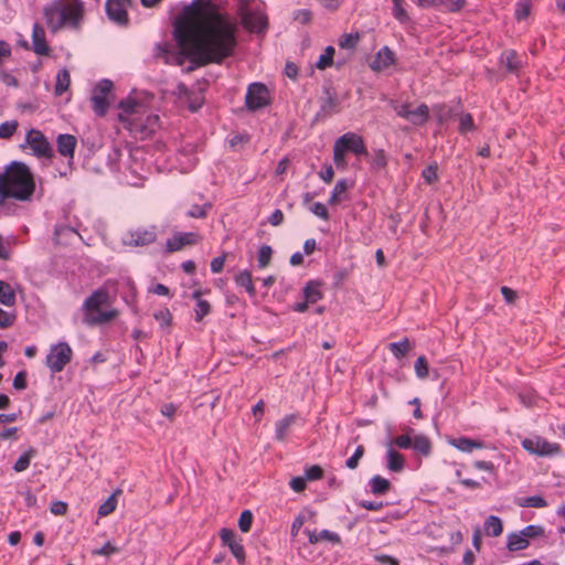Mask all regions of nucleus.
Returning <instances> with one entry per match:
<instances>
[{
  "instance_id": "f257e3e1",
  "label": "nucleus",
  "mask_w": 565,
  "mask_h": 565,
  "mask_svg": "<svg viewBox=\"0 0 565 565\" xmlns=\"http://www.w3.org/2000/svg\"><path fill=\"white\" fill-rule=\"evenodd\" d=\"M236 28L222 14L191 9L175 29L181 51L198 66L222 63L233 54Z\"/></svg>"
},
{
  "instance_id": "f03ea898",
  "label": "nucleus",
  "mask_w": 565,
  "mask_h": 565,
  "mask_svg": "<svg viewBox=\"0 0 565 565\" xmlns=\"http://www.w3.org/2000/svg\"><path fill=\"white\" fill-rule=\"evenodd\" d=\"M0 188L4 201L8 198L26 201L35 191V182L29 167L14 161L0 172Z\"/></svg>"
},
{
  "instance_id": "7ed1b4c3",
  "label": "nucleus",
  "mask_w": 565,
  "mask_h": 565,
  "mask_svg": "<svg viewBox=\"0 0 565 565\" xmlns=\"http://www.w3.org/2000/svg\"><path fill=\"white\" fill-rule=\"evenodd\" d=\"M119 109V121L136 137L148 138L159 128V116L150 114L145 105L136 100H121Z\"/></svg>"
},
{
  "instance_id": "20e7f679",
  "label": "nucleus",
  "mask_w": 565,
  "mask_h": 565,
  "mask_svg": "<svg viewBox=\"0 0 565 565\" xmlns=\"http://www.w3.org/2000/svg\"><path fill=\"white\" fill-rule=\"evenodd\" d=\"M84 13L79 0H54L43 8V18L52 33L65 28H78Z\"/></svg>"
},
{
  "instance_id": "39448f33",
  "label": "nucleus",
  "mask_w": 565,
  "mask_h": 565,
  "mask_svg": "<svg viewBox=\"0 0 565 565\" xmlns=\"http://www.w3.org/2000/svg\"><path fill=\"white\" fill-rule=\"evenodd\" d=\"M109 292L99 288L95 290L83 303L84 323L87 326L105 324L119 315L117 309L103 310L102 308L109 303Z\"/></svg>"
},
{
  "instance_id": "423d86ee",
  "label": "nucleus",
  "mask_w": 565,
  "mask_h": 565,
  "mask_svg": "<svg viewBox=\"0 0 565 565\" xmlns=\"http://www.w3.org/2000/svg\"><path fill=\"white\" fill-rule=\"evenodd\" d=\"M352 152L355 156H367V148L363 138L355 132H345L333 145V161L337 168L347 169L345 154Z\"/></svg>"
},
{
  "instance_id": "0eeeda50",
  "label": "nucleus",
  "mask_w": 565,
  "mask_h": 565,
  "mask_svg": "<svg viewBox=\"0 0 565 565\" xmlns=\"http://www.w3.org/2000/svg\"><path fill=\"white\" fill-rule=\"evenodd\" d=\"M544 534L541 525L531 524L518 532H511L507 535V548L510 552H519L529 547L531 540Z\"/></svg>"
},
{
  "instance_id": "6e6552de",
  "label": "nucleus",
  "mask_w": 565,
  "mask_h": 565,
  "mask_svg": "<svg viewBox=\"0 0 565 565\" xmlns=\"http://www.w3.org/2000/svg\"><path fill=\"white\" fill-rule=\"evenodd\" d=\"M73 350L66 342H58L51 345L45 359L46 366L52 373H60L71 362Z\"/></svg>"
},
{
  "instance_id": "1a4fd4ad",
  "label": "nucleus",
  "mask_w": 565,
  "mask_h": 565,
  "mask_svg": "<svg viewBox=\"0 0 565 565\" xmlns=\"http://www.w3.org/2000/svg\"><path fill=\"white\" fill-rule=\"evenodd\" d=\"M522 447L530 454L540 457L557 456L562 452L561 445L550 443L541 436H534L522 440Z\"/></svg>"
},
{
  "instance_id": "9d476101",
  "label": "nucleus",
  "mask_w": 565,
  "mask_h": 565,
  "mask_svg": "<svg viewBox=\"0 0 565 565\" xmlns=\"http://www.w3.org/2000/svg\"><path fill=\"white\" fill-rule=\"evenodd\" d=\"M270 96L267 87L263 83H252L247 87L245 96V105L248 110L255 111L267 106Z\"/></svg>"
},
{
  "instance_id": "9b49d317",
  "label": "nucleus",
  "mask_w": 565,
  "mask_h": 565,
  "mask_svg": "<svg viewBox=\"0 0 565 565\" xmlns=\"http://www.w3.org/2000/svg\"><path fill=\"white\" fill-rule=\"evenodd\" d=\"M158 236L157 226L137 227L130 230L125 236V244L129 246H147L156 242Z\"/></svg>"
},
{
  "instance_id": "f8f14e48",
  "label": "nucleus",
  "mask_w": 565,
  "mask_h": 565,
  "mask_svg": "<svg viewBox=\"0 0 565 565\" xmlns=\"http://www.w3.org/2000/svg\"><path fill=\"white\" fill-rule=\"evenodd\" d=\"M129 6L130 0H106V14L111 22L126 26L129 23L127 11Z\"/></svg>"
},
{
  "instance_id": "ddd939ff",
  "label": "nucleus",
  "mask_w": 565,
  "mask_h": 565,
  "mask_svg": "<svg viewBox=\"0 0 565 565\" xmlns=\"http://www.w3.org/2000/svg\"><path fill=\"white\" fill-rule=\"evenodd\" d=\"M201 242V236L195 232H177L166 243L169 253H175L186 246H193Z\"/></svg>"
},
{
  "instance_id": "4468645a",
  "label": "nucleus",
  "mask_w": 565,
  "mask_h": 565,
  "mask_svg": "<svg viewBox=\"0 0 565 565\" xmlns=\"http://www.w3.org/2000/svg\"><path fill=\"white\" fill-rule=\"evenodd\" d=\"M303 419L298 414H289L275 424V438L276 440L284 443L288 439V436L294 426H302Z\"/></svg>"
},
{
  "instance_id": "2eb2a0df",
  "label": "nucleus",
  "mask_w": 565,
  "mask_h": 565,
  "mask_svg": "<svg viewBox=\"0 0 565 565\" xmlns=\"http://www.w3.org/2000/svg\"><path fill=\"white\" fill-rule=\"evenodd\" d=\"M26 142L36 157H51V146L40 130L31 129L26 135Z\"/></svg>"
},
{
  "instance_id": "dca6fc26",
  "label": "nucleus",
  "mask_w": 565,
  "mask_h": 565,
  "mask_svg": "<svg viewBox=\"0 0 565 565\" xmlns=\"http://www.w3.org/2000/svg\"><path fill=\"white\" fill-rule=\"evenodd\" d=\"M221 540L224 545H226L232 554L235 556L238 563L244 562L245 554L243 545L236 540V534L234 531L228 529H222L220 533Z\"/></svg>"
},
{
  "instance_id": "f3484780",
  "label": "nucleus",
  "mask_w": 565,
  "mask_h": 565,
  "mask_svg": "<svg viewBox=\"0 0 565 565\" xmlns=\"http://www.w3.org/2000/svg\"><path fill=\"white\" fill-rule=\"evenodd\" d=\"M395 63V54L388 47H382L374 56L370 67L374 72H382Z\"/></svg>"
},
{
  "instance_id": "a211bd4d",
  "label": "nucleus",
  "mask_w": 565,
  "mask_h": 565,
  "mask_svg": "<svg viewBox=\"0 0 565 565\" xmlns=\"http://www.w3.org/2000/svg\"><path fill=\"white\" fill-rule=\"evenodd\" d=\"M244 28L250 32L260 33L267 29V17L260 12H248L243 17Z\"/></svg>"
},
{
  "instance_id": "6ab92c4d",
  "label": "nucleus",
  "mask_w": 565,
  "mask_h": 565,
  "mask_svg": "<svg viewBox=\"0 0 565 565\" xmlns=\"http://www.w3.org/2000/svg\"><path fill=\"white\" fill-rule=\"evenodd\" d=\"M32 46L33 52L38 55H49L50 53L45 31L39 23H34L32 29Z\"/></svg>"
},
{
  "instance_id": "aec40b11",
  "label": "nucleus",
  "mask_w": 565,
  "mask_h": 565,
  "mask_svg": "<svg viewBox=\"0 0 565 565\" xmlns=\"http://www.w3.org/2000/svg\"><path fill=\"white\" fill-rule=\"evenodd\" d=\"M306 533H307L308 540L311 544L330 543V544L334 545V544H339L341 542L340 535L338 533L329 531V530H320V531L306 530Z\"/></svg>"
},
{
  "instance_id": "412c9836",
  "label": "nucleus",
  "mask_w": 565,
  "mask_h": 565,
  "mask_svg": "<svg viewBox=\"0 0 565 565\" xmlns=\"http://www.w3.org/2000/svg\"><path fill=\"white\" fill-rule=\"evenodd\" d=\"M448 444L461 452H472L476 449L486 448V444L481 440L471 439L468 437L450 438Z\"/></svg>"
},
{
  "instance_id": "4be33fe9",
  "label": "nucleus",
  "mask_w": 565,
  "mask_h": 565,
  "mask_svg": "<svg viewBox=\"0 0 565 565\" xmlns=\"http://www.w3.org/2000/svg\"><path fill=\"white\" fill-rule=\"evenodd\" d=\"M405 457L399 454L395 448L386 446V468L391 472L399 473L405 468Z\"/></svg>"
},
{
  "instance_id": "5701e85b",
  "label": "nucleus",
  "mask_w": 565,
  "mask_h": 565,
  "mask_svg": "<svg viewBox=\"0 0 565 565\" xmlns=\"http://www.w3.org/2000/svg\"><path fill=\"white\" fill-rule=\"evenodd\" d=\"M500 61L510 73L516 74L523 67V61L514 50L504 51Z\"/></svg>"
},
{
  "instance_id": "b1692460",
  "label": "nucleus",
  "mask_w": 565,
  "mask_h": 565,
  "mask_svg": "<svg viewBox=\"0 0 565 565\" xmlns=\"http://www.w3.org/2000/svg\"><path fill=\"white\" fill-rule=\"evenodd\" d=\"M77 140L73 135L64 134L57 137V150L63 157L73 159Z\"/></svg>"
},
{
  "instance_id": "393cba45",
  "label": "nucleus",
  "mask_w": 565,
  "mask_h": 565,
  "mask_svg": "<svg viewBox=\"0 0 565 565\" xmlns=\"http://www.w3.org/2000/svg\"><path fill=\"white\" fill-rule=\"evenodd\" d=\"M503 532V522L499 516L490 515L483 523V534L487 536L498 537Z\"/></svg>"
},
{
  "instance_id": "a878e982",
  "label": "nucleus",
  "mask_w": 565,
  "mask_h": 565,
  "mask_svg": "<svg viewBox=\"0 0 565 565\" xmlns=\"http://www.w3.org/2000/svg\"><path fill=\"white\" fill-rule=\"evenodd\" d=\"M202 290H196L192 294V298L196 301V306L194 309L195 312V321L201 322L204 317L210 315L211 305L207 300L201 298Z\"/></svg>"
},
{
  "instance_id": "bb28decb",
  "label": "nucleus",
  "mask_w": 565,
  "mask_h": 565,
  "mask_svg": "<svg viewBox=\"0 0 565 565\" xmlns=\"http://www.w3.org/2000/svg\"><path fill=\"white\" fill-rule=\"evenodd\" d=\"M234 281L236 286L244 288L249 296L256 295V288L254 286L252 273L249 270H241L235 277Z\"/></svg>"
},
{
  "instance_id": "cd10ccee",
  "label": "nucleus",
  "mask_w": 565,
  "mask_h": 565,
  "mask_svg": "<svg viewBox=\"0 0 565 565\" xmlns=\"http://www.w3.org/2000/svg\"><path fill=\"white\" fill-rule=\"evenodd\" d=\"M303 297L310 303H316L322 299L321 282L317 280L308 281L303 288Z\"/></svg>"
},
{
  "instance_id": "c85d7f7f",
  "label": "nucleus",
  "mask_w": 565,
  "mask_h": 565,
  "mask_svg": "<svg viewBox=\"0 0 565 565\" xmlns=\"http://www.w3.org/2000/svg\"><path fill=\"white\" fill-rule=\"evenodd\" d=\"M429 118V107L426 104H420L415 109H412L407 120L415 126H423Z\"/></svg>"
},
{
  "instance_id": "c756f323",
  "label": "nucleus",
  "mask_w": 565,
  "mask_h": 565,
  "mask_svg": "<svg viewBox=\"0 0 565 565\" xmlns=\"http://www.w3.org/2000/svg\"><path fill=\"white\" fill-rule=\"evenodd\" d=\"M412 447L416 452L428 456L431 452V441L425 435H414L412 440Z\"/></svg>"
},
{
  "instance_id": "7c9ffc66",
  "label": "nucleus",
  "mask_w": 565,
  "mask_h": 565,
  "mask_svg": "<svg viewBox=\"0 0 565 565\" xmlns=\"http://www.w3.org/2000/svg\"><path fill=\"white\" fill-rule=\"evenodd\" d=\"M369 484L371 492L375 495L385 494L391 489V482L380 475L372 477Z\"/></svg>"
},
{
  "instance_id": "2f4dec72",
  "label": "nucleus",
  "mask_w": 565,
  "mask_h": 565,
  "mask_svg": "<svg viewBox=\"0 0 565 565\" xmlns=\"http://www.w3.org/2000/svg\"><path fill=\"white\" fill-rule=\"evenodd\" d=\"M515 504L521 508H536L542 509L548 505L547 501L541 495H531L519 498L515 500Z\"/></svg>"
},
{
  "instance_id": "473e14b6",
  "label": "nucleus",
  "mask_w": 565,
  "mask_h": 565,
  "mask_svg": "<svg viewBox=\"0 0 565 565\" xmlns=\"http://www.w3.org/2000/svg\"><path fill=\"white\" fill-rule=\"evenodd\" d=\"M71 85V75L70 72L65 68L58 71L56 75V83H55V95L61 96L63 95Z\"/></svg>"
},
{
  "instance_id": "72a5a7b5",
  "label": "nucleus",
  "mask_w": 565,
  "mask_h": 565,
  "mask_svg": "<svg viewBox=\"0 0 565 565\" xmlns=\"http://www.w3.org/2000/svg\"><path fill=\"white\" fill-rule=\"evenodd\" d=\"M0 302L7 307L15 305V292L13 288L2 280H0Z\"/></svg>"
},
{
  "instance_id": "f704fd0d",
  "label": "nucleus",
  "mask_w": 565,
  "mask_h": 565,
  "mask_svg": "<svg viewBox=\"0 0 565 565\" xmlns=\"http://www.w3.org/2000/svg\"><path fill=\"white\" fill-rule=\"evenodd\" d=\"M90 100L96 115L100 117L105 116L109 108L108 96L93 93Z\"/></svg>"
},
{
  "instance_id": "c9c22d12",
  "label": "nucleus",
  "mask_w": 565,
  "mask_h": 565,
  "mask_svg": "<svg viewBox=\"0 0 565 565\" xmlns=\"http://www.w3.org/2000/svg\"><path fill=\"white\" fill-rule=\"evenodd\" d=\"M414 433L413 429H407V431L403 435H399L395 438H393L392 440H390L386 446H391L392 448H399V449H408L412 447V440H413V436L412 434Z\"/></svg>"
},
{
  "instance_id": "e433bc0d",
  "label": "nucleus",
  "mask_w": 565,
  "mask_h": 565,
  "mask_svg": "<svg viewBox=\"0 0 565 565\" xmlns=\"http://www.w3.org/2000/svg\"><path fill=\"white\" fill-rule=\"evenodd\" d=\"M121 494V490H116L108 499L98 508V515L100 518L111 514L117 507V495Z\"/></svg>"
},
{
  "instance_id": "4c0bfd02",
  "label": "nucleus",
  "mask_w": 565,
  "mask_h": 565,
  "mask_svg": "<svg viewBox=\"0 0 565 565\" xmlns=\"http://www.w3.org/2000/svg\"><path fill=\"white\" fill-rule=\"evenodd\" d=\"M211 207L212 204L210 202H204L203 204L192 203L186 212V216L192 218H205Z\"/></svg>"
},
{
  "instance_id": "58836bf2",
  "label": "nucleus",
  "mask_w": 565,
  "mask_h": 565,
  "mask_svg": "<svg viewBox=\"0 0 565 565\" xmlns=\"http://www.w3.org/2000/svg\"><path fill=\"white\" fill-rule=\"evenodd\" d=\"M349 186H350V184L345 179L339 180L331 193L329 203L334 205V204L339 203L340 201H342L343 194L347 192Z\"/></svg>"
},
{
  "instance_id": "ea45409f",
  "label": "nucleus",
  "mask_w": 565,
  "mask_h": 565,
  "mask_svg": "<svg viewBox=\"0 0 565 565\" xmlns=\"http://www.w3.org/2000/svg\"><path fill=\"white\" fill-rule=\"evenodd\" d=\"M334 52L333 46H327L324 52L319 56L316 67L321 71L331 67L333 64Z\"/></svg>"
},
{
  "instance_id": "a19ab883",
  "label": "nucleus",
  "mask_w": 565,
  "mask_h": 565,
  "mask_svg": "<svg viewBox=\"0 0 565 565\" xmlns=\"http://www.w3.org/2000/svg\"><path fill=\"white\" fill-rule=\"evenodd\" d=\"M36 451L31 448L28 451L23 452L18 460L15 461L13 469L15 472H22L26 470L30 466L31 459L35 456Z\"/></svg>"
},
{
  "instance_id": "79ce46f5",
  "label": "nucleus",
  "mask_w": 565,
  "mask_h": 565,
  "mask_svg": "<svg viewBox=\"0 0 565 565\" xmlns=\"http://www.w3.org/2000/svg\"><path fill=\"white\" fill-rule=\"evenodd\" d=\"M321 111L328 116L339 113L340 106L338 99L334 96L328 94L321 104Z\"/></svg>"
},
{
  "instance_id": "37998d69",
  "label": "nucleus",
  "mask_w": 565,
  "mask_h": 565,
  "mask_svg": "<svg viewBox=\"0 0 565 565\" xmlns=\"http://www.w3.org/2000/svg\"><path fill=\"white\" fill-rule=\"evenodd\" d=\"M388 349L395 358L401 359L408 353L411 344L407 339H404L399 342L390 343Z\"/></svg>"
},
{
  "instance_id": "c03bdc74",
  "label": "nucleus",
  "mask_w": 565,
  "mask_h": 565,
  "mask_svg": "<svg viewBox=\"0 0 565 565\" xmlns=\"http://www.w3.org/2000/svg\"><path fill=\"white\" fill-rule=\"evenodd\" d=\"M531 9H532L531 0H519L515 3V12H514L515 19L518 21H522V20L526 19L531 13Z\"/></svg>"
},
{
  "instance_id": "a18cd8bd",
  "label": "nucleus",
  "mask_w": 565,
  "mask_h": 565,
  "mask_svg": "<svg viewBox=\"0 0 565 565\" xmlns=\"http://www.w3.org/2000/svg\"><path fill=\"white\" fill-rule=\"evenodd\" d=\"M459 127L458 130L461 135L467 134L468 131L475 130V121L470 114L461 113L458 116Z\"/></svg>"
},
{
  "instance_id": "49530a36",
  "label": "nucleus",
  "mask_w": 565,
  "mask_h": 565,
  "mask_svg": "<svg viewBox=\"0 0 565 565\" xmlns=\"http://www.w3.org/2000/svg\"><path fill=\"white\" fill-rule=\"evenodd\" d=\"M273 249L269 245H263L258 252L257 263L258 267L264 269L266 268L271 260Z\"/></svg>"
},
{
  "instance_id": "de8ad7c7",
  "label": "nucleus",
  "mask_w": 565,
  "mask_h": 565,
  "mask_svg": "<svg viewBox=\"0 0 565 565\" xmlns=\"http://www.w3.org/2000/svg\"><path fill=\"white\" fill-rule=\"evenodd\" d=\"M172 52V45L168 42L158 43L154 46V56L162 58L166 63H169Z\"/></svg>"
},
{
  "instance_id": "09e8293b",
  "label": "nucleus",
  "mask_w": 565,
  "mask_h": 565,
  "mask_svg": "<svg viewBox=\"0 0 565 565\" xmlns=\"http://www.w3.org/2000/svg\"><path fill=\"white\" fill-rule=\"evenodd\" d=\"M360 39H361V36H360V34L358 32L356 33L344 34L339 40V46L341 49L352 50V49H354L358 45Z\"/></svg>"
},
{
  "instance_id": "8fccbe9b",
  "label": "nucleus",
  "mask_w": 565,
  "mask_h": 565,
  "mask_svg": "<svg viewBox=\"0 0 565 565\" xmlns=\"http://www.w3.org/2000/svg\"><path fill=\"white\" fill-rule=\"evenodd\" d=\"M414 369H415V373H416L417 377H419L422 380L426 379L428 376V372H429V365H428L427 359L424 355L417 358V360L415 361V364H414Z\"/></svg>"
},
{
  "instance_id": "3c124183",
  "label": "nucleus",
  "mask_w": 565,
  "mask_h": 565,
  "mask_svg": "<svg viewBox=\"0 0 565 565\" xmlns=\"http://www.w3.org/2000/svg\"><path fill=\"white\" fill-rule=\"evenodd\" d=\"M253 513L249 510H244L238 519V527L243 533H247L250 531L253 524Z\"/></svg>"
},
{
  "instance_id": "603ef678",
  "label": "nucleus",
  "mask_w": 565,
  "mask_h": 565,
  "mask_svg": "<svg viewBox=\"0 0 565 565\" xmlns=\"http://www.w3.org/2000/svg\"><path fill=\"white\" fill-rule=\"evenodd\" d=\"M466 4L465 0H440L439 8L448 12H458Z\"/></svg>"
},
{
  "instance_id": "864d4df0",
  "label": "nucleus",
  "mask_w": 565,
  "mask_h": 565,
  "mask_svg": "<svg viewBox=\"0 0 565 565\" xmlns=\"http://www.w3.org/2000/svg\"><path fill=\"white\" fill-rule=\"evenodd\" d=\"M364 452H365L364 446L359 445L356 447L354 454L347 460L345 466L351 470L356 469L361 458L364 456Z\"/></svg>"
},
{
  "instance_id": "5fc2aeb1",
  "label": "nucleus",
  "mask_w": 565,
  "mask_h": 565,
  "mask_svg": "<svg viewBox=\"0 0 565 565\" xmlns=\"http://www.w3.org/2000/svg\"><path fill=\"white\" fill-rule=\"evenodd\" d=\"M18 128L17 120L4 121L0 124V138L8 139L10 138Z\"/></svg>"
},
{
  "instance_id": "6e6d98bb",
  "label": "nucleus",
  "mask_w": 565,
  "mask_h": 565,
  "mask_svg": "<svg viewBox=\"0 0 565 565\" xmlns=\"http://www.w3.org/2000/svg\"><path fill=\"white\" fill-rule=\"evenodd\" d=\"M438 167L436 163L429 164L427 168H425L422 172L423 179L428 183L433 184L438 180Z\"/></svg>"
},
{
  "instance_id": "4d7b16f0",
  "label": "nucleus",
  "mask_w": 565,
  "mask_h": 565,
  "mask_svg": "<svg viewBox=\"0 0 565 565\" xmlns=\"http://www.w3.org/2000/svg\"><path fill=\"white\" fill-rule=\"evenodd\" d=\"M153 318L160 323L161 327H169L172 323V315L168 308H163L154 312Z\"/></svg>"
},
{
  "instance_id": "13d9d810",
  "label": "nucleus",
  "mask_w": 565,
  "mask_h": 565,
  "mask_svg": "<svg viewBox=\"0 0 565 565\" xmlns=\"http://www.w3.org/2000/svg\"><path fill=\"white\" fill-rule=\"evenodd\" d=\"M403 3H404V1H394L393 2V12H392L393 17L402 23L408 21V14H407L406 10L404 9Z\"/></svg>"
},
{
  "instance_id": "bf43d9fd",
  "label": "nucleus",
  "mask_w": 565,
  "mask_h": 565,
  "mask_svg": "<svg viewBox=\"0 0 565 565\" xmlns=\"http://www.w3.org/2000/svg\"><path fill=\"white\" fill-rule=\"evenodd\" d=\"M113 89V83L109 79H103L100 81L96 87L94 88L93 93L108 96L109 93Z\"/></svg>"
},
{
  "instance_id": "052dcab7",
  "label": "nucleus",
  "mask_w": 565,
  "mask_h": 565,
  "mask_svg": "<svg viewBox=\"0 0 565 565\" xmlns=\"http://www.w3.org/2000/svg\"><path fill=\"white\" fill-rule=\"evenodd\" d=\"M67 509H68V505L66 502L64 501H53L50 505V511L51 513H53L54 515H65L66 512H67Z\"/></svg>"
},
{
  "instance_id": "680f3d73",
  "label": "nucleus",
  "mask_w": 565,
  "mask_h": 565,
  "mask_svg": "<svg viewBox=\"0 0 565 565\" xmlns=\"http://www.w3.org/2000/svg\"><path fill=\"white\" fill-rule=\"evenodd\" d=\"M310 211L317 215L318 217L322 218V220H328L329 218V213H328V210L326 207V205L321 202H316L312 204V206L310 207Z\"/></svg>"
},
{
  "instance_id": "e2e57ef3",
  "label": "nucleus",
  "mask_w": 565,
  "mask_h": 565,
  "mask_svg": "<svg viewBox=\"0 0 565 565\" xmlns=\"http://www.w3.org/2000/svg\"><path fill=\"white\" fill-rule=\"evenodd\" d=\"M323 476V470L320 466H311L306 470V477L308 480H319Z\"/></svg>"
},
{
  "instance_id": "0e129e2a",
  "label": "nucleus",
  "mask_w": 565,
  "mask_h": 565,
  "mask_svg": "<svg viewBox=\"0 0 565 565\" xmlns=\"http://www.w3.org/2000/svg\"><path fill=\"white\" fill-rule=\"evenodd\" d=\"M15 316L0 308V328H8L13 324Z\"/></svg>"
},
{
  "instance_id": "69168bd1",
  "label": "nucleus",
  "mask_w": 565,
  "mask_h": 565,
  "mask_svg": "<svg viewBox=\"0 0 565 565\" xmlns=\"http://www.w3.org/2000/svg\"><path fill=\"white\" fill-rule=\"evenodd\" d=\"M394 109L396 110V114L398 117L404 118L407 120L412 109L409 103H404L402 105H395L393 104Z\"/></svg>"
},
{
  "instance_id": "338daca9",
  "label": "nucleus",
  "mask_w": 565,
  "mask_h": 565,
  "mask_svg": "<svg viewBox=\"0 0 565 565\" xmlns=\"http://www.w3.org/2000/svg\"><path fill=\"white\" fill-rule=\"evenodd\" d=\"M373 164L376 168H384V167H386L387 159H386V154H385L384 150L380 149V150L375 151L374 159H373Z\"/></svg>"
},
{
  "instance_id": "774afa93",
  "label": "nucleus",
  "mask_w": 565,
  "mask_h": 565,
  "mask_svg": "<svg viewBox=\"0 0 565 565\" xmlns=\"http://www.w3.org/2000/svg\"><path fill=\"white\" fill-rule=\"evenodd\" d=\"M225 263V256H218L212 259L211 262V270L213 274H218L223 270Z\"/></svg>"
}]
</instances>
